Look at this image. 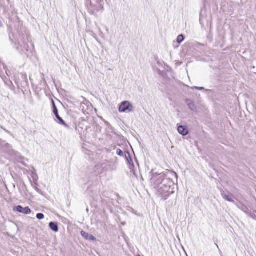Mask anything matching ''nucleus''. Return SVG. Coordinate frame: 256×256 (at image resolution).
<instances>
[{
    "label": "nucleus",
    "instance_id": "20e7f679",
    "mask_svg": "<svg viewBox=\"0 0 256 256\" xmlns=\"http://www.w3.org/2000/svg\"><path fill=\"white\" fill-rule=\"evenodd\" d=\"M53 112L57 118V119L59 120V122L62 125L66 127H68V124L64 122V121L60 117L58 113V109H56L55 110H53Z\"/></svg>",
    "mask_w": 256,
    "mask_h": 256
},
{
    "label": "nucleus",
    "instance_id": "0eeeda50",
    "mask_svg": "<svg viewBox=\"0 0 256 256\" xmlns=\"http://www.w3.org/2000/svg\"><path fill=\"white\" fill-rule=\"evenodd\" d=\"M184 40V36L182 34L179 35L177 38V42L178 44L181 43Z\"/></svg>",
    "mask_w": 256,
    "mask_h": 256
},
{
    "label": "nucleus",
    "instance_id": "ddd939ff",
    "mask_svg": "<svg viewBox=\"0 0 256 256\" xmlns=\"http://www.w3.org/2000/svg\"><path fill=\"white\" fill-rule=\"evenodd\" d=\"M137 256H140V255H139V254H138V255Z\"/></svg>",
    "mask_w": 256,
    "mask_h": 256
},
{
    "label": "nucleus",
    "instance_id": "39448f33",
    "mask_svg": "<svg viewBox=\"0 0 256 256\" xmlns=\"http://www.w3.org/2000/svg\"><path fill=\"white\" fill-rule=\"evenodd\" d=\"M178 132L180 134H182V136H186L188 133V129L182 126H179L178 127Z\"/></svg>",
    "mask_w": 256,
    "mask_h": 256
},
{
    "label": "nucleus",
    "instance_id": "7ed1b4c3",
    "mask_svg": "<svg viewBox=\"0 0 256 256\" xmlns=\"http://www.w3.org/2000/svg\"><path fill=\"white\" fill-rule=\"evenodd\" d=\"M82 236L85 238L86 240H96V238L93 236L92 235L89 234L86 232L82 230L80 232Z\"/></svg>",
    "mask_w": 256,
    "mask_h": 256
},
{
    "label": "nucleus",
    "instance_id": "9d476101",
    "mask_svg": "<svg viewBox=\"0 0 256 256\" xmlns=\"http://www.w3.org/2000/svg\"><path fill=\"white\" fill-rule=\"evenodd\" d=\"M161 193L162 196V197L164 198V200L166 199V197L168 196L170 194L169 193H168V194H166L162 193V192H161Z\"/></svg>",
    "mask_w": 256,
    "mask_h": 256
},
{
    "label": "nucleus",
    "instance_id": "9b49d317",
    "mask_svg": "<svg viewBox=\"0 0 256 256\" xmlns=\"http://www.w3.org/2000/svg\"><path fill=\"white\" fill-rule=\"evenodd\" d=\"M52 104L53 110H55L56 109H57L56 106L53 100H52Z\"/></svg>",
    "mask_w": 256,
    "mask_h": 256
},
{
    "label": "nucleus",
    "instance_id": "423d86ee",
    "mask_svg": "<svg viewBox=\"0 0 256 256\" xmlns=\"http://www.w3.org/2000/svg\"><path fill=\"white\" fill-rule=\"evenodd\" d=\"M50 228L55 232L58 230V225L57 222H51L49 224Z\"/></svg>",
    "mask_w": 256,
    "mask_h": 256
},
{
    "label": "nucleus",
    "instance_id": "f8f14e48",
    "mask_svg": "<svg viewBox=\"0 0 256 256\" xmlns=\"http://www.w3.org/2000/svg\"><path fill=\"white\" fill-rule=\"evenodd\" d=\"M224 198L226 200L228 201L232 202V200L228 196H225Z\"/></svg>",
    "mask_w": 256,
    "mask_h": 256
},
{
    "label": "nucleus",
    "instance_id": "6e6552de",
    "mask_svg": "<svg viewBox=\"0 0 256 256\" xmlns=\"http://www.w3.org/2000/svg\"><path fill=\"white\" fill-rule=\"evenodd\" d=\"M36 218L38 220H42L44 218V215L42 214L39 213L36 214Z\"/></svg>",
    "mask_w": 256,
    "mask_h": 256
},
{
    "label": "nucleus",
    "instance_id": "f03ea898",
    "mask_svg": "<svg viewBox=\"0 0 256 256\" xmlns=\"http://www.w3.org/2000/svg\"><path fill=\"white\" fill-rule=\"evenodd\" d=\"M14 210H16L22 213L25 214H30L31 213V210L29 207L27 206L24 208H23L20 206H18L14 208Z\"/></svg>",
    "mask_w": 256,
    "mask_h": 256
},
{
    "label": "nucleus",
    "instance_id": "1a4fd4ad",
    "mask_svg": "<svg viewBox=\"0 0 256 256\" xmlns=\"http://www.w3.org/2000/svg\"><path fill=\"white\" fill-rule=\"evenodd\" d=\"M116 153L118 155L120 156H123V152L122 151L120 150V149H118L117 150H116Z\"/></svg>",
    "mask_w": 256,
    "mask_h": 256
},
{
    "label": "nucleus",
    "instance_id": "f257e3e1",
    "mask_svg": "<svg viewBox=\"0 0 256 256\" xmlns=\"http://www.w3.org/2000/svg\"><path fill=\"white\" fill-rule=\"evenodd\" d=\"M132 106L128 101H124L121 103L118 110L120 112H130L132 111Z\"/></svg>",
    "mask_w": 256,
    "mask_h": 256
}]
</instances>
